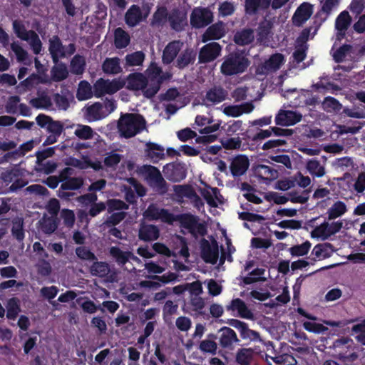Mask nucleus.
<instances>
[{
  "label": "nucleus",
  "mask_w": 365,
  "mask_h": 365,
  "mask_svg": "<svg viewBox=\"0 0 365 365\" xmlns=\"http://www.w3.org/2000/svg\"><path fill=\"white\" fill-rule=\"evenodd\" d=\"M202 257L206 262L215 264L219 256L218 245L215 240L210 242L202 240L201 242Z\"/></svg>",
  "instance_id": "obj_16"
},
{
  "label": "nucleus",
  "mask_w": 365,
  "mask_h": 365,
  "mask_svg": "<svg viewBox=\"0 0 365 365\" xmlns=\"http://www.w3.org/2000/svg\"><path fill=\"white\" fill-rule=\"evenodd\" d=\"M13 28L16 36L27 41L35 53H38L41 49V43L38 36L33 31H26L24 26L19 21L13 22Z\"/></svg>",
  "instance_id": "obj_10"
},
{
  "label": "nucleus",
  "mask_w": 365,
  "mask_h": 365,
  "mask_svg": "<svg viewBox=\"0 0 365 365\" xmlns=\"http://www.w3.org/2000/svg\"><path fill=\"white\" fill-rule=\"evenodd\" d=\"M253 356L251 349H242L237 354V361L240 365H249Z\"/></svg>",
  "instance_id": "obj_50"
},
{
  "label": "nucleus",
  "mask_w": 365,
  "mask_h": 365,
  "mask_svg": "<svg viewBox=\"0 0 365 365\" xmlns=\"http://www.w3.org/2000/svg\"><path fill=\"white\" fill-rule=\"evenodd\" d=\"M351 17L346 11H342L336 18L335 28L336 30V39L340 41L346 34V31L350 25Z\"/></svg>",
  "instance_id": "obj_22"
},
{
  "label": "nucleus",
  "mask_w": 365,
  "mask_h": 365,
  "mask_svg": "<svg viewBox=\"0 0 365 365\" xmlns=\"http://www.w3.org/2000/svg\"><path fill=\"white\" fill-rule=\"evenodd\" d=\"M195 122L198 126L207 125L199 130L200 133L203 135L196 138L197 143H210L217 139V135L214 134V133L219 130L221 125L220 121L213 123L214 120L212 116L207 117L198 115L196 116Z\"/></svg>",
  "instance_id": "obj_6"
},
{
  "label": "nucleus",
  "mask_w": 365,
  "mask_h": 365,
  "mask_svg": "<svg viewBox=\"0 0 365 365\" xmlns=\"http://www.w3.org/2000/svg\"><path fill=\"white\" fill-rule=\"evenodd\" d=\"M49 51L54 62H56L59 58L65 56L64 47L58 37L53 36L50 39Z\"/></svg>",
  "instance_id": "obj_35"
},
{
  "label": "nucleus",
  "mask_w": 365,
  "mask_h": 365,
  "mask_svg": "<svg viewBox=\"0 0 365 365\" xmlns=\"http://www.w3.org/2000/svg\"><path fill=\"white\" fill-rule=\"evenodd\" d=\"M11 50L15 53L18 61L24 62L25 64H31V61L28 59L27 52L16 42L11 43Z\"/></svg>",
  "instance_id": "obj_47"
},
{
  "label": "nucleus",
  "mask_w": 365,
  "mask_h": 365,
  "mask_svg": "<svg viewBox=\"0 0 365 365\" xmlns=\"http://www.w3.org/2000/svg\"><path fill=\"white\" fill-rule=\"evenodd\" d=\"M52 78L56 81L65 79L68 76V70L63 64H56L52 69Z\"/></svg>",
  "instance_id": "obj_54"
},
{
  "label": "nucleus",
  "mask_w": 365,
  "mask_h": 365,
  "mask_svg": "<svg viewBox=\"0 0 365 365\" xmlns=\"http://www.w3.org/2000/svg\"><path fill=\"white\" fill-rule=\"evenodd\" d=\"M145 120L138 114L128 113L121 115L118 120V128L120 135L131 138L145 128Z\"/></svg>",
  "instance_id": "obj_4"
},
{
  "label": "nucleus",
  "mask_w": 365,
  "mask_h": 365,
  "mask_svg": "<svg viewBox=\"0 0 365 365\" xmlns=\"http://www.w3.org/2000/svg\"><path fill=\"white\" fill-rule=\"evenodd\" d=\"M144 217L150 220H161L169 224L179 220L181 227L195 237L203 236L206 233V226L200 222L197 217L185 214L178 217L174 216L167 210L158 207L155 205H150L144 212Z\"/></svg>",
  "instance_id": "obj_2"
},
{
  "label": "nucleus",
  "mask_w": 365,
  "mask_h": 365,
  "mask_svg": "<svg viewBox=\"0 0 365 365\" xmlns=\"http://www.w3.org/2000/svg\"><path fill=\"white\" fill-rule=\"evenodd\" d=\"M6 308L7 317L11 319H14L19 312V301L14 298L9 299Z\"/></svg>",
  "instance_id": "obj_59"
},
{
  "label": "nucleus",
  "mask_w": 365,
  "mask_h": 365,
  "mask_svg": "<svg viewBox=\"0 0 365 365\" xmlns=\"http://www.w3.org/2000/svg\"><path fill=\"white\" fill-rule=\"evenodd\" d=\"M37 124L49 133L55 135H59L63 130L62 124L58 121L53 120L49 116L40 114L36 118Z\"/></svg>",
  "instance_id": "obj_19"
},
{
  "label": "nucleus",
  "mask_w": 365,
  "mask_h": 365,
  "mask_svg": "<svg viewBox=\"0 0 365 365\" xmlns=\"http://www.w3.org/2000/svg\"><path fill=\"white\" fill-rule=\"evenodd\" d=\"M145 74L147 76L140 73L130 74L125 81V86L129 90L142 93L146 98H151L159 91L160 83L172 76L168 72L163 73L155 63H150Z\"/></svg>",
  "instance_id": "obj_1"
},
{
  "label": "nucleus",
  "mask_w": 365,
  "mask_h": 365,
  "mask_svg": "<svg viewBox=\"0 0 365 365\" xmlns=\"http://www.w3.org/2000/svg\"><path fill=\"white\" fill-rule=\"evenodd\" d=\"M103 70L106 73L117 74L122 68L120 66V60L118 58H107L103 64Z\"/></svg>",
  "instance_id": "obj_39"
},
{
  "label": "nucleus",
  "mask_w": 365,
  "mask_h": 365,
  "mask_svg": "<svg viewBox=\"0 0 365 365\" xmlns=\"http://www.w3.org/2000/svg\"><path fill=\"white\" fill-rule=\"evenodd\" d=\"M108 264L105 262H95L91 267L93 275L104 277L109 272Z\"/></svg>",
  "instance_id": "obj_55"
},
{
  "label": "nucleus",
  "mask_w": 365,
  "mask_h": 365,
  "mask_svg": "<svg viewBox=\"0 0 365 365\" xmlns=\"http://www.w3.org/2000/svg\"><path fill=\"white\" fill-rule=\"evenodd\" d=\"M83 184V180L81 178H70L66 180L61 185V188L64 190H76L79 188Z\"/></svg>",
  "instance_id": "obj_64"
},
{
  "label": "nucleus",
  "mask_w": 365,
  "mask_h": 365,
  "mask_svg": "<svg viewBox=\"0 0 365 365\" xmlns=\"http://www.w3.org/2000/svg\"><path fill=\"white\" fill-rule=\"evenodd\" d=\"M125 84V80L115 78L112 81L98 79L94 84V95L97 98L106 94H113L121 89Z\"/></svg>",
  "instance_id": "obj_9"
},
{
  "label": "nucleus",
  "mask_w": 365,
  "mask_h": 365,
  "mask_svg": "<svg viewBox=\"0 0 365 365\" xmlns=\"http://www.w3.org/2000/svg\"><path fill=\"white\" fill-rule=\"evenodd\" d=\"M183 43L180 41L170 42L163 49L162 61L163 64L175 63L179 68H183L194 61L195 54L191 49H185L180 53Z\"/></svg>",
  "instance_id": "obj_3"
},
{
  "label": "nucleus",
  "mask_w": 365,
  "mask_h": 365,
  "mask_svg": "<svg viewBox=\"0 0 365 365\" xmlns=\"http://www.w3.org/2000/svg\"><path fill=\"white\" fill-rule=\"evenodd\" d=\"M169 20L173 29L179 31L186 25V14L184 11H175L169 17Z\"/></svg>",
  "instance_id": "obj_38"
},
{
  "label": "nucleus",
  "mask_w": 365,
  "mask_h": 365,
  "mask_svg": "<svg viewBox=\"0 0 365 365\" xmlns=\"http://www.w3.org/2000/svg\"><path fill=\"white\" fill-rule=\"evenodd\" d=\"M312 244L309 241L298 245H295L290 248V252L292 255L303 256L308 253Z\"/></svg>",
  "instance_id": "obj_58"
},
{
  "label": "nucleus",
  "mask_w": 365,
  "mask_h": 365,
  "mask_svg": "<svg viewBox=\"0 0 365 365\" xmlns=\"http://www.w3.org/2000/svg\"><path fill=\"white\" fill-rule=\"evenodd\" d=\"M212 20V13L206 8H195L190 16L191 24L196 28L208 25Z\"/></svg>",
  "instance_id": "obj_13"
},
{
  "label": "nucleus",
  "mask_w": 365,
  "mask_h": 365,
  "mask_svg": "<svg viewBox=\"0 0 365 365\" xmlns=\"http://www.w3.org/2000/svg\"><path fill=\"white\" fill-rule=\"evenodd\" d=\"M142 172L150 186L156 189L164 187L165 180L156 168L151 165H145L143 167Z\"/></svg>",
  "instance_id": "obj_14"
},
{
  "label": "nucleus",
  "mask_w": 365,
  "mask_h": 365,
  "mask_svg": "<svg viewBox=\"0 0 365 365\" xmlns=\"http://www.w3.org/2000/svg\"><path fill=\"white\" fill-rule=\"evenodd\" d=\"M232 325L240 331L242 339L250 341L259 340V334L255 331L250 329L245 323L239 320H234Z\"/></svg>",
  "instance_id": "obj_27"
},
{
  "label": "nucleus",
  "mask_w": 365,
  "mask_h": 365,
  "mask_svg": "<svg viewBox=\"0 0 365 365\" xmlns=\"http://www.w3.org/2000/svg\"><path fill=\"white\" fill-rule=\"evenodd\" d=\"M285 60L282 54H273L262 64L257 66L256 73L257 75H267L271 72L276 71L281 68Z\"/></svg>",
  "instance_id": "obj_12"
},
{
  "label": "nucleus",
  "mask_w": 365,
  "mask_h": 365,
  "mask_svg": "<svg viewBox=\"0 0 365 365\" xmlns=\"http://www.w3.org/2000/svg\"><path fill=\"white\" fill-rule=\"evenodd\" d=\"M165 172L173 171V173L169 175V178L174 181H178L185 177L183 168L179 165H175L173 164L167 165L164 169Z\"/></svg>",
  "instance_id": "obj_44"
},
{
  "label": "nucleus",
  "mask_w": 365,
  "mask_h": 365,
  "mask_svg": "<svg viewBox=\"0 0 365 365\" xmlns=\"http://www.w3.org/2000/svg\"><path fill=\"white\" fill-rule=\"evenodd\" d=\"M289 0H246L245 10L247 14H252L258 11L267 9L270 5L274 9L284 6Z\"/></svg>",
  "instance_id": "obj_11"
},
{
  "label": "nucleus",
  "mask_w": 365,
  "mask_h": 365,
  "mask_svg": "<svg viewBox=\"0 0 365 365\" xmlns=\"http://www.w3.org/2000/svg\"><path fill=\"white\" fill-rule=\"evenodd\" d=\"M222 48L219 43L213 42L205 45L200 51L199 61L208 63L216 59L221 53Z\"/></svg>",
  "instance_id": "obj_15"
},
{
  "label": "nucleus",
  "mask_w": 365,
  "mask_h": 365,
  "mask_svg": "<svg viewBox=\"0 0 365 365\" xmlns=\"http://www.w3.org/2000/svg\"><path fill=\"white\" fill-rule=\"evenodd\" d=\"M217 347V344L214 341L209 339L202 341L199 346V349L201 351L212 354H215Z\"/></svg>",
  "instance_id": "obj_60"
},
{
  "label": "nucleus",
  "mask_w": 365,
  "mask_h": 365,
  "mask_svg": "<svg viewBox=\"0 0 365 365\" xmlns=\"http://www.w3.org/2000/svg\"><path fill=\"white\" fill-rule=\"evenodd\" d=\"M250 61L243 54L232 53L224 57L220 71L225 76H234L244 73Z\"/></svg>",
  "instance_id": "obj_5"
},
{
  "label": "nucleus",
  "mask_w": 365,
  "mask_h": 365,
  "mask_svg": "<svg viewBox=\"0 0 365 365\" xmlns=\"http://www.w3.org/2000/svg\"><path fill=\"white\" fill-rule=\"evenodd\" d=\"M199 191L211 207H217L220 205L222 204V197L219 193L217 188L205 185V187H200Z\"/></svg>",
  "instance_id": "obj_18"
},
{
  "label": "nucleus",
  "mask_w": 365,
  "mask_h": 365,
  "mask_svg": "<svg viewBox=\"0 0 365 365\" xmlns=\"http://www.w3.org/2000/svg\"><path fill=\"white\" fill-rule=\"evenodd\" d=\"M313 13L312 6L308 3H303L295 11L292 21L294 25L302 26L312 16Z\"/></svg>",
  "instance_id": "obj_21"
},
{
  "label": "nucleus",
  "mask_w": 365,
  "mask_h": 365,
  "mask_svg": "<svg viewBox=\"0 0 365 365\" xmlns=\"http://www.w3.org/2000/svg\"><path fill=\"white\" fill-rule=\"evenodd\" d=\"M249 167V160L247 158L243 155H239L232 159L230 170L234 176H240L243 175Z\"/></svg>",
  "instance_id": "obj_26"
},
{
  "label": "nucleus",
  "mask_w": 365,
  "mask_h": 365,
  "mask_svg": "<svg viewBox=\"0 0 365 365\" xmlns=\"http://www.w3.org/2000/svg\"><path fill=\"white\" fill-rule=\"evenodd\" d=\"M57 227L56 219L46 215L40 221V228L45 233H52Z\"/></svg>",
  "instance_id": "obj_43"
},
{
  "label": "nucleus",
  "mask_w": 365,
  "mask_h": 365,
  "mask_svg": "<svg viewBox=\"0 0 365 365\" xmlns=\"http://www.w3.org/2000/svg\"><path fill=\"white\" fill-rule=\"evenodd\" d=\"M255 108L252 103H245L240 105L225 106L223 113L228 116L238 117L245 113H251Z\"/></svg>",
  "instance_id": "obj_23"
},
{
  "label": "nucleus",
  "mask_w": 365,
  "mask_h": 365,
  "mask_svg": "<svg viewBox=\"0 0 365 365\" xmlns=\"http://www.w3.org/2000/svg\"><path fill=\"white\" fill-rule=\"evenodd\" d=\"M74 134L83 140H88L93 138L94 132L93 129L86 125H77Z\"/></svg>",
  "instance_id": "obj_48"
},
{
  "label": "nucleus",
  "mask_w": 365,
  "mask_h": 365,
  "mask_svg": "<svg viewBox=\"0 0 365 365\" xmlns=\"http://www.w3.org/2000/svg\"><path fill=\"white\" fill-rule=\"evenodd\" d=\"M175 190L181 196H186L188 197H194L197 199L196 206L200 208L203 205L202 201L194 194L192 189L189 186L178 185L176 186Z\"/></svg>",
  "instance_id": "obj_52"
},
{
  "label": "nucleus",
  "mask_w": 365,
  "mask_h": 365,
  "mask_svg": "<svg viewBox=\"0 0 365 365\" xmlns=\"http://www.w3.org/2000/svg\"><path fill=\"white\" fill-rule=\"evenodd\" d=\"M302 117V114L296 111L280 110L275 117V123L282 126H290L299 122Z\"/></svg>",
  "instance_id": "obj_17"
},
{
  "label": "nucleus",
  "mask_w": 365,
  "mask_h": 365,
  "mask_svg": "<svg viewBox=\"0 0 365 365\" xmlns=\"http://www.w3.org/2000/svg\"><path fill=\"white\" fill-rule=\"evenodd\" d=\"M86 61L83 57L76 55L71 62V72L75 74H81L84 71Z\"/></svg>",
  "instance_id": "obj_49"
},
{
  "label": "nucleus",
  "mask_w": 365,
  "mask_h": 365,
  "mask_svg": "<svg viewBox=\"0 0 365 365\" xmlns=\"http://www.w3.org/2000/svg\"><path fill=\"white\" fill-rule=\"evenodd\" d=\"M225 26L218 23L210 26L202 36V41L206 42L210 39H219L225 34Z\"/></svg>",
  "instance_id": "obj_28"
},
{
  "label": "nucleus",
  "mask_w": 365,
  "mask_h": 365,
  "mask_svg": "<svg viewBox=\"0 0 365 365\" xmlns=\"http://www.w3.org/2000/svg\"><path fill=\"white\" fill-rule=\"evenodd\" d=\"M93 93L91 86L88 82L85 81L80 82L76 94V97L79 101L91 98Z\"/></svg>",
  "instance_id": "obj_41"
},
{
  "label": "nucleus",
  "mask_w": 365,
  "mask_h": 365,
  "mask_svg": "<svg viewBox=\"0 0 365 365\" xmlns=\"http://www.w3.org/2000/svg\"><path fill=\"white\" fill-rule=\"evenodd\" d=\"M19 98L17 96H12L9 98L6 105V111L8 113L15 114L19 112Z\"/></svg>",
  "instance_id": "obj_62"
},
{
  "label": "nucleus",
  "mask_w": 365,
  "mask_h": 365,
  "mask_svg": "<svg viewBox=\"0 0 365 365\" xmlns=\"http://www.w3.org/2000/svg\"><path fill=\"white\" fill-rule=\"evenodd\" d=\"M227 96V93L221 88H214L207 91L205 98V103L208 105V102L211 103H219L223 101Z\"/></svg>",
  "instance_id": "obj_34"
},
{
  "label": "nucleus",
  "mask_w": 365,
  "mask_h": 365,
  "mask_svg": "<svg viewBox=\"0 0 365 365\" xmlns=\"http://www.w3.org/2000/svg\"><path fill=\"white\" fill-rule=\"evenodd\" d=\"M220 332V344L224 348H230L234 343L239 341L236 333L229 327H222Z\"/></svg>",
  "instance_id": "obj_25"
},
{
  "label": "nucleus",
  "mask_w": 365,
  "mask_h": 365,
  "mask_svg": "<svg viewBox=\"0 0 365 365\" xmlns=\"http://www.w3.org/2000/svg\"><path fill=\"white\" fill-rule=\"evenodd\" d=\"M324 110L327 112H336L341 110V105L332 97H327L322 103Z\"/></svg>",
  "instance_id": "obj_53"
},
{
  "label": "nucleus",
  "mask_w": 365,
  "mask_h": 365,
  "mask_svg": "<svg viewBox=\"0 0 365 365\" xmlns=\"http://www.w3.org/2000/svg\"><path fill=\"white\" fill-rule=\"evenodd\" d=\"M307 171L314 177L321 178L326 173L324 166L317 160H309L306 164Z\"/></svg>",
  "instance_id": "obj_37"
},
{
  "label": "nucleus",
  "mask_w": 365,
  "mask_h": 365,
  "mask_svg": "<svg viewBox=\"0 0 365 365\" xmlns=\"http://www.w3.org/2000/svg\"><path fill=\"white\" fill-rule=\"evenodd\" d=\"M228 309L237 312L239 316L242 318L253 319L252 312L248 309L245 303L240 299H233Z\"/></svg>",
  "instance_id": "obj_30"
},
{
  "label": "nucleus",
  "mask_w": 365,
  "mask_h": 365,
  "mask_svg": "<svg viewBox=\"0 0 365 365\" xmlns=\"http://www.w3.org/2000/svg\"><path fill=\"white\" fill-rule=\"evenodd\" d=\"M65 163L68 166H72L81 170L91 168L98 170L102 168V165L100 161H92L88 157H83L81 160L70 158L66 160Z\"/></svg>",
  "instance_id": "obj_20"
},
{
  "label": "nucleus",
  "mask_w": 365,
  "mask_h": 365,
  "mask_svg": "<svg viewBox=\"0 0 365 365\" xmlns=\"http://www.w3.org/2000/svg\"><path fill=\"white\" fill-rule=\"evenodd\" d=\"M110 253L119 264H125L128 259H131L135 262H140V259L137 257L133 255L131 252H123L119 248L115 247L110 248Z\"/></svg>",
  "instance_id": "obj_36"
},
{
  "label": "nucleus",
  "mask_w": 365,
  "mask_h": 365,
  "mask_svg": "<svg viewBox=\"0 0 365 365\" xmlns=\"http://www.w3.org/2000/svg\"><path fill=\"white\" fill-rule=\"evenodd\" d=\"M153 6L150 2H144L141 8L137 5L131 6L125 15L126 24L130 27L138 25L148 16Z\"/></svg>",
  "instance_id": "obj_8"
},
{
  "label": "nucleus",
  "mask_w": 365,
  "mask_h": 365,
  "mask_svg": "<svg viewBox=\"0 0 365 365\" xmlns=\"http://www.w3.org/2000/svg\"><path fill=\"white\" fill-rule=\"evenodd\" d=\"M147 155L153 162H158L165 156V149L163 147L153 143H146Z\"/></svg>",
  "instance_id": "obj_33"
},
{
  "label": "nucleus",
  "mask_w": 365,
  "mask_h": 365,
  "mask_svg": "<svg viewBox=\"0 0 365 365\" xmlns=\"http://www.w3.org/2000/svg\"><path fill=\"white\" fill-rule=\"evenodd\" d=\"M361 128L362 123L359 122L353 126L337 125V132L341 135L346 133L355 134L358 133Z\"/></svg>",
  "instance_id": "obj_63"
},
{
  "label": "nucleus",
  "mask_w": 365,
  "mask_h": 365,
  "mask_svg": "<svg viewBox=\"0 0 365 365\" xmlns=\"http://www.w3.org/2000/svg\"><path fill=\"white\" fill-rule=\"evenodd\" d=\"M346 212V206L344 202L337 201L332 205L327 211L329 220L336 219L343 215Z\"/></svg>",
  "instance_id": "obj_40"
},
{
  "label": "nucleus",
  "mask_w": 365,
  "mask_h": 365,
  "mask_svg": "<svg viewBox=\"0 0 365 365\" xmlns=\"http://www.w3.org/2000/svg\"><path fill=\"white\" fill-rule=\"evenodd\" d=\"M139 238L143 241L155 240L159 237V230L151 225H141L139 229Z\"/></svg>",
  "instance_id": "obj_29"
},
{
  "label": "nucleus",
  "mask_w": 365,
  "mask_h": 365,
  "mask_svg": "<svg viewBox=\"0 0 365 365\" xmlns=\"http://www.w3.org/2000/svg\"><path fill=\"white\" fill-rule=\"evenodd\" d=\"M334 247L329 243H322L315 245L311 255L314 260H323L330 257L334 252Z\"/></svg>",
  "instance_id": "obj_24"
},
{
  "label": "nucleus",
  "mask_w": 365,
  "mask_h": 365,
  "mask_svg": "<svg viewBox=\"0 0 365 365\" xmlns=\"http://www.w3.org/2000/svg\"><path fill=\"white\" fill-rule=\"evenodd\" d=\"M353 332L356 335L357 341L365 345V320L353 327Z\"/></svg>",
  "instance_id": "obj_61"
},
{
  "label": "nucleus",
  "mask_w": 365,
  "mask_h": 365,
  "mask_svg": "<svg viewBox=\"0 0 365 365\" xmlns=\"http://www.w3.org/2000/svg\"><path fill=\"white\" fill-rule=\"evenodd\" d=\"M343 223L340 221L329 222L324 221L320 225H316L310 232V236L313 239L325 241L331 239L342 227Z\"/></svg>",
  "instance_id": "obj_7"
},
{
  "label": "nucleus",
  "mask_w": 365,
  "mask_h": 365,
  "mask_svg": "<svg viewBox=\"0 0 365 365\" xmlns=\"http://www.w3.org/2000/svg\"><path fill=\"white\" fill-rule=\"evenodd\" d=\"M303 327L307 331L315 334H322L328 329L322 324L314 322H303Z\"/></svg>",
  "instance_id": "obj_56"
},
{
  "label": "nucleus",
  "mask_w": 365,
  "mask_h": 365,
  "mask_svg": "<svg viewBox=\"0 0 365 365\" xmlns=\"http://www.w3.org/2000/svg\"><path fill=\"white\" fill-rule=\"evenodd\" d=\"M255 175L267 181L273 180L278 177V172L269 166L259 165L255 169Z\"/></svg>",
  "instance_id": "obj_32"
},
{
  "label": "nucleus",
  "mask_w": 365,
  "mask_h": 365,
  "mask_svg": "<svg viewBox=\"0 0 365 365\" xmlns=\"http://www.w3.org/2000/svg\"><path fill=\"white\" fill-rule=\"evenodd\" d=\"M272 359L276 363L277 365H295L297 360L290 354H282L272 357Z\"/></svg>",
  "instance_id": "obj_57"
},
{
  "label": "nucleus",
  "mask_w": 365,
  "mask_h": 365,
  "mask_svg": "<svg viewBox=\"0 0 365 365\" xmlns=\"http://www.w3.org/2000/svg\"><path fill=\"white\" fill-rule=\"evenodd\" d=\"M254 39V34L252 30H243L235 36V41L239 45H246L251 43Z\"/></svg>",
  "instance_id": "obj_46"
},
{
  "label": "nucleus",
  "mask_w": 365,
  "mask_h": 365,
  "mask_svg": "<svg viewBox=\"0 0 365 365\" xmlns=\"http://www.w3.org/2000/svg\"><path fill=\"white\" fill-rule=\"evenodd\" d=\"M86 117L89 122L95 121L106 118L102 103H95L86 108Z\"/></svg>",
  "instance_id": "obj_31"
},
{
  "label": "nucleus",
  "mask_w": 365,
  "mask_h": 365,
  "mask_svg": "<svg viewBox=\"0 0 365 365\" xmlns=\"http://www.w3.org/2000/svg\"><path fill=\"white\" fill-rule=\"evenodd\" d=\"M130 42L129 35L122 29L118 28L115 31V45L118 48L126 47Z\"/></svg>",
  "instance_id": "obj_42"
},
{
  "label": "nucleus",
  "mask_w": 365,
  "mask_h": 365,
  "mask_svg": "<svg viewBox=\"0 0 365 365\" xmlns=\"http://www.w3.org/2000/svg\"><path fill=\"white\" fill-rule=\"evenodd\" d=\"M264 269H256L253 270L248 276L243 278V283L245 284H250L259 281H264Z\"/></svg>",
  "instance_id": "obj_45"
},
{
  "label": "nucleus",
  "mask_w": 365,
  "mask_h": 365,
  "mask_svg": "<svg viewBox=\"0 0 365 365\" xmlns=\"http://www.w3.org/2000/svg\"><path fill=\"white\" fill-rule=\"evenodd\" d=\"M144 59V53L141 51H136L126 56V65L128 66H140L143 63Z\"/></svg>",
  "instance_id": "obj_51"
}]
</instances>
